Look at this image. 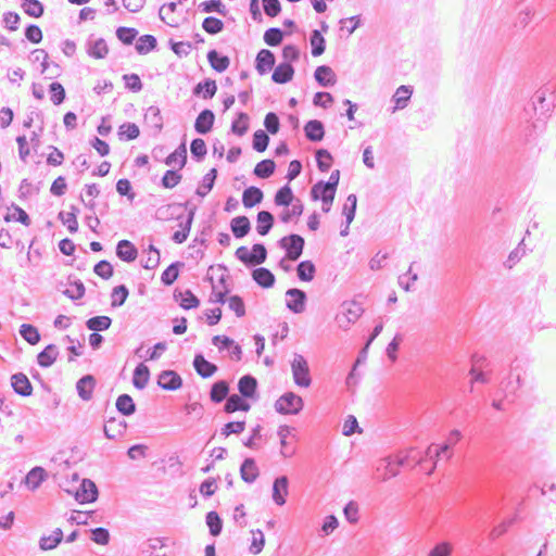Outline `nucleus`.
Listing matches in <instances>:
<instances>
[{
    "label": "nucleus",
    "instance_id": "1",
    "mask_svg": "<svg viewBox=\"0 0 556 556\" xmlns=\"http://www.w3.org/2000/svg\"><path fill=\"white\" fill-rule=\"evenodd\" d=\"M396 464L401 467L412 468L419 466L422 472L431 475L435 469L432 446H429L425 452H421L416 447H410L405 452H401L396 456Z\"/></svg>",
    "mask_w": 556,
    "mask_h": 556
},
{
    "label": "nucleus",
    "instance_id": "2",
    "mask_svg": "<svg viewBox=\"0 0 556 556\" xmlns=\"http://www.w3.org/2000/svg\"><path fill=\"white\" fill-rule=\"evenodd\" d=\"M522 368L520 364L515 361L510 365V370L507 377L503 378L500 382V391L503 392L505 399L509 402H514L517 396V391L522 386L521 382Z\"/></svg>",
    "mask_w": 556,
    "mask_h": 556
},
{
    "label": "nucleus",
    "instance_id": "3",
    "mask_svg": "<svg viewBox=\"0 0 556 556\" xmlns=\"http://www.w3.org/2000/svg\"><path fill=\"white\" fill-rule=\"evenodd\" d=\"M303 400L294 392H286L275 403V409L281 415H296L303 408Z\"/></svg>",
    "mask_w": 556,
    "mask_h": 556
},
{
    "label": "nucleus",
    "instance_id": "4",
    "mask_svg": "<svg viewBox=\"0 0 556 556\" xmlns=\"http://www.w3.org/2000/svg\"><path fill=\"white\" fill-rule=\"evenodd\" d=\"M291 370L293 375L294 383L302 388H307L312 383L309 367L307 361L303 355L294 354V358L291 362Z\"/></svg>",
    "mask_w": 556,
    "mask_h": 556
},
{
    "label": "nucleus",
    "instance_id": "5",
    "mask_svg": "<svg viewBox=\"0 0 556 556\" xmlns=\"http://www.w3.org/2000/svg\"><path fill=\"white\" fill-rule=\"evenodd\" d=\"M278 245L283 249L290 261H298L303 253L305 240L298 233H290L278 241Z\"/></svg>",
    "mask_w": 556,
    "mask_h": 556
},
{
    "label": "nucleus",
    "instance_id": "6",
    "mask_svg": "<svg viewBox=\"0 0 556 556\" xmlns=\"http://www.w3.org/2000/svg\"><path fill=\"white\" fill-rule=\"evenodd\" d=\"M189 201H186L184 203L173 202L165 205H161L155 211V219L167 222L172 219L178 220V224L182 222L185 214L184 208H188Z\"/></svg>",
    "mask_w": 556,
    "mask_h": 556
},
{
    "label": "nucleus",
    "instance_id": "7",
    "mask_svg": "<svg viewBox=\"0 0 556 556\" xmlns=\"http://www.w3.org/2000/svg\"><path fill=\"white\" fill-rule=\"evenodd\" d=\"M195 211L197 206L191 204V202L189 201L188 208H184L185 217L182 222L178 224L180 229L172 235V240L175 243L181 244L188 239L194 219Z\"/></svg>",
    "mask_w": 556,
    "mask_h": 556
},
{
    "label": "nucleus",
    "instance_id": "8",
    "mask_svg": "<svg viewBox=\"0 0 556 556\" xmlns=\"http://www.w3.org/2000/svg\"><path fill=\"white\" fill-rule=\"evenodd\" d=\"M75 500L80 504L93 503L98 500L99 490L97 484L90 479H83L79 486L73 493Z\"/></svg>",
    "mask_w": 556,
    "mask_h": 556
},
{
    "label": "nucleus",
    "instance_id": "9",
    "mask_svg": "<svg viewBox=\"0 0 556 556\" xmlns=\"http://www.w3.org/2000/svg\"><path fill=\"white\" fill-rule=\"evenodd\" d=\"M286 306L294 314H301L305 309L307 295L305 291L298 288H290L286 292Z\"/></svg>",
    "mask_w": 556,
    "mask_h": 556
},
{
    "label": "nucleus",
    "instance_id": "10",
    "mask_svg": "<svg viewBox=\"0 0 556 556\" xmlns=\"http://www.w3.org/2000/svg\"><path fill=\"white\" fill-rule=\"evenodd\" d=\"M532 105L535 112L545 115L554 106V94L548 88L539 89L532 97Z\"/></svg>",
    "mask_w": 556,
    "mask_h": 556
},
{
    "label": "nucleus",
    "instance_id": "11",
    "mask_svg": "<svg viewBox=\"0 0 556 556\" xmlns=\"http://www.w3.org/2000/svg\"><path fill=\"white\" fill-rule=\"evenodd\" d=\"M157 386L166 391H176L182 387V378L177 371L166 369L160 372Z\"/></svg>",
    "mask_w": 556,
    "mask_h": 556
},
{
    "label": "nucleus",
    "instance_id": "12",
    "mask_svg": "<svg viewBox=\"0 0 556 556\" xmlns=\"http://www.w3.org/2000/svg\"><path fill=\"white\" fill-rule=\"evenodd\" d=\"M460 431L454 429L450 432L448 437L446 438L443 444H441L440 446L432 444L431 446L434 460L437 462L441 455H447V458H450L452 456L450 451L460 441Z\"/></svg>",
    "mask_w": 556,
    "mask_h": 556
},
{
    "label": "nucleus",
    "instance_id": "13",
    "mask_svg": "<svg viewBox=\"0 0 556 556\" xmlns=\"http://www.w3.org/2000/svg\"><path fill=\"white\" fill-rule=\"evenodd\" d=\"M257 380L250 374L243 375L238 381L240 395L248 400L257 399Z\"/></svg>",
    "mask_w": 556,
    "mask_h": 556
},
{
    "label": "nucleus",
    "instance_id": "14",
    "mask_svg": "<svg viewBox=\"0 0 556 556\" xmlns=\"http://www.w3.org/2000/svg\"><path fill=\"white\" fill-rule=\"evenodd\" d=\"M214 122V112L210 109H204L199 113V115L195 118L194 130L199 135H206L213 129Z\"/></svg>",
    "mask_w": 556,
    "mask_h": 556
},
{
    "label": "nucleus",
    "instance_id": "15",
    "mask_svg": "<svg viewBox=\"0 0 556 556\" xmlns=\"http://www.w3.org/2000/svg\"><path fill=\"white\" fill-rule=\"evenodd\" d=\"M288 493H289L288 477L287 476L277 477L273 483V501L278 506H282L286 504Z\"/></svg>",
    "mask_w": 556,
    "mask_h": 556
},
{
    "label": "nucleus",
    "instance_id": "16",
    "mask_svg": "<svg viewBox=\"0 0 556 556\" xmlns=\"http://www.w3.org/2000/svg\"><path fill=\"white\" fill-rule=\"evenodd\" d=\"M11 387L13 391L21 396H30L33 386L28 377L24 372H16L11 376Z\"/></svg>",
    "mask_w": 556,
    "mask_h": 556
},
{
    "label": "nucleus",
    "instance_id": "17",
    "mask_svg": "<svg viewBox=\"0 0 556 556\" xmlns=\"http://www.w3.org/2000/svg\"><path fill=\"white\" fill-rule=\"evenodd\" d=\"M192 364L197 374L203 379L212 377L218 370V367L214 363L208 362L202 353L194 355Z\"/></svg>",
    "mask_w": 556,
    "mask_h": 556
},
{
    "label": "nucleus",
    "instance_id": "18",
    "mask_svg": "<svg viewBox=\"0 0 556 556\" xmlns=\"http://www.w3.org/2000/svg\"><path fill=\"white\" fill-rule=\"evenodd\" d=\"M115 252L116 256L126 263L136 261L138 256V249L131 241L127 239H123L117 242Z\"/></svg>",
    "mask_w": 556,
    "mask_h": 556
},
{
    "label": "nucleus",
    "instance_id": "19",
    "mask_svg": "<svg viewBox=\"0 0 556 556\" xmlns=\"http://www.w3.org/2000/svg\"><path fill=\"white\" fill-rule=\"evenodd\" d=\"M127 429V422L124 419L110 418L103 426L105 438L116 440L122 437Z\"/></svg>",
    "mask_w": 556,
    "mask_h": 556
},
{
    "label": "nucleus",
    "instance_id": "20",
    "mask_svg": "<svg viewBox=\"0 0 556 556\" xmlns=\"http://www.w3.org/2000/svg\"><path fill=\"white\" fill-rule=\"evenodd\" d=\"M174 300L184 309L197 308L200 305L199 298L189 289H187L185 291L176 289L174 291Z\"/></svg>",
    "mask_w": 556,
    "mask_h": 556
},
{
    "label": "nucleus",
    "instance_id": "21",
    "mask_svg": "<svg viewBox=\"0 0 556 556\" xmlns=\"http://www.w3.org/2000/svg\"><path fill=\"white\" fill-rule=\"evenodd\" d=\"M304 135L311 142H319L325 137V126L318 119H311L304 125Z\"/></svg>",
    "mask_w": 556,
    "mask_h": 556
},
{
    "label": "nucleus",
    "instance_id": "22",
    "mask_svg": "<svg viewBox=\"0 0 556 556\" xmlns=\"http://www.w3.org/2000/svg\"><path fill=\"white\" fill-rule=\"evenodd\" d=\"M94 387H96V378L92 375L83 376L76 382V390H77L78 396L83 401L91 400Z\"/></svg>",
    "mask_w": 556,
    "mask_h": 556
},
{
    "label": "nucleus",
    "instance_id": "23",
    "mask_svg": "<svg viewBox=\"0 0 556 556\" xmlns=\"http://www.w3.org/2000/svg\"><path fill=\"white\" fill-rule=\"evenodd\" d=\"M260 475L258 467L253 457H247L240 466V477L247 483H253Z\"/></svg>",
    "mask_w": 556,
    "mask_h": 556
},
{
    "label": "nucleus",
    "instance_id": "24",
    "mask_svg": "<svg viewBox=\"0 0 556 556\" xmlns=\"http://www.w3.org/2000/svg\"><path fill=\"white\" fill-rule=\"evenodd\" d=\"M216 91V81L211 78L203 79L202 81L198 83L192 89L193 96L203 98L205 100L212 99L215 96Z\"/></svg>",
    "mask_w": 556,
    "mask_h": 556
},
{
    "label": "nucleus",
    "instance_id": "25",
    "mask_svg": "<svg viewBox=\"0 0 556 556\" xmlns=\"http://www.w3.org/2000/svg\"><path fill=\"white\" fill-rule=\"evenodd\" d=\"M252 279L262 288L268 289L276 282L275 275L265 267H257L252 270Z\"/></svg>",
    "mask_w": 556,
    "mask_h": 556
},
{
    "label": "nucleus",
    "instance_id": "26",
    "mask_svg": "<svg viewBox=\"0 0 556 556\" xmlns=\"http://www.w3.org/2000/svg\"><path fill=\"white\" fill-rule=\"evenodd\" d=\"M230 230L235 238L242 239L251 231L250 219L244 215L233 217L230 222Z\"/></svg>",
    "mask_w": 556,
    "mask_h": 556
},
{
    "label": "nucleus",
    "instance_id": "27",
    "mask_svg": "<svg viewBox=\"0 0 556 556\" xmlns=\"http://www.w3.org/2000/svg\"><path fill=\"white\" fill-rule=\"evenodd\" d=\"M58 355V346L55 344H48L41 352L38 353L37 363L42 368H49L54 364Z\"/></svg>",
    "mask_w": 556,
    "mask_h": 556
},
{
    "label": "nucleus",
    "instance_id": "28",
    "mask_svg": "<svg viewBox=\"0 0 556 556\" xmlns=\"http://www.w3.org/2000/svg\"><path fill=\"white\" fill-rule=\"evenodd\" d=\"M412 94H413L412 86H409V85L400 86L392 97V101L395 103L393 111L405 109L410 100Z\"/></svg>",
    "mask_w": 556,
    "mask_h": 556
},
{
    "label": "nucleus",
    "instance_id": "29",
    "mask_svg": "<svg viewBox=\"0 0 556 556\" xmlns=\"http://www.w3.org/2000/svg\"><path fill=\"white\" fill-rule=\"evenodd\" d=\"M247 400L248 399H244L241 395L231 394L226 400V403L224 405V410L227 414H231V413H235V412H238V410H240V412H248L251 408V406L247 402Z\"/></svg>",
    "mask_w": 556,
    "mask_h": 556
},
{
    "label": "nucleus",
    "instance_id": "30",
    "mask_svg": "<svg viewBox=\"0 0 556 556\" xmlns=\"http://www.w3.org/2000/svg\"><path fill=\"white\" fill-rule=\"evenodd\" d=\"M229 396V383L226 380L215 381L210 391V399L213 403L218 404L227 400Z\"/></svg>",
    "mask_w": 556,
    "mask_h": 556
},
{
    "label": "nucleus",
    "instance_id": "31",
    "mask_svg": "<svg viewBox=\"0 0 556 556\" xmlns=\"http://www.w3.org/2000/svg\"><path fill=\"white\" fill-rule=\"evenodd\" d=\"M275 223L274 215L268 211H260L256 216V231L260 236H266Z\"/></svg>",
    "mask_w": 556,
    "mask_h": 556
},
{
    "label": "nucleus",
    "instance_id": "32",
    "mask_svg": "<svg viewBox=\"0 0 556 556\" xmlns=\"http://www.w3.org/2000/svg\"><path fill=\"white\" fill-rule=\"evenodd\" d=\"M264 193L263 191L255 186H250L244 189L242 193V203L244 207L251 208L263 201Z\"/></svg>",
    "mask_w": 556,
    "mask_h": 556
},
{
    "label": "nucleus",
    "instance_id": "33",
    "mask_svg": "<svg viewBox=\"0 0 556 556\" xmlns=\"http://www.w3.org/2000/svg\"><path fill=\"white\" fill-rule=\"evenodd\" d=\"M150 379V369L143 363L136 366L132 372V384L138 390H143Z\"/></svg>",
    "mask_w": 556,
    "mask_h": 556
},
{
    "label": "nucleus",
    "instance_id": "34",
    "mask_svg": "<svg viewBox=\"0 0 556 556\" xmlns=\"http://www.w3.org/2000/svg\"><path fill=\"white\" fill-rule=\"evenodd\" d=\"M47 478V471L39 466L31 468L24 478V483L30 489H37Z\"/></svg>",
    "mask_w": 556,
    "mask_h": 556
},
{
    "label": "nucleus",
    "instance_id": "35",
    "mask_svg": "<svg viewBox=\"0 0 556 556\" xmlns=\"http://www.w3.org/2000/svg\"><path fill=\"white\" fill-rule=\"evenodd\" d=\"M187 157H188V152H187V146H186V141H182L178 147L177 149L172 152L165 160H164V163L167 165V166H173L176 162H178V165H179V169L184 168L185 165L187 164Z\"/></svg>",
    "mask_w": 556,
    "mask_h": 556
},
{
    "label": "nucleus",
    "instance_id": "36",
    "mask_svg": "<svg viewBox=\"0 0 556 556\" xmlns=\"http://www.w3.org/2000/svg\"><path fill=\"white\" fill-rule=\"evenodd\" d=\"M64 535L60 528H56L50 535H42L39 540L41 551H52L62 542Z\"/></svg>",
    "mask_w": 556,
    "mask_h": 556
},
{
    "label": "nucleus",
    "instance_id": "37",
    "mask_svg": "<svg viewBox=\"0 0 556 556\" xmlns=\"http://www.w3.org/2000/svg\"><path fill=\"white\" fill-rule=\"evenodd\" d=\"M144 122L159 134L163 129V116L157 106L151 105L146 110Z\"/></svg>",
    "mask_w": 556,
    "mask_h": 556
},
{
    "label": "nucleus",
    "instance_id": "38",
    "mask_svg": "<svg viewBox=\"0 0 556 556\" xmlns=\"http://www.w3.org/2000/svg\"><path fill=\"white\" fill-rule=\"evenodd\" d=\"M115 406L117 412L123 416L128 417L136 413V404L132 397L127 393H123L117 396Z\"/></svg>",
    "mask_w": 556,
    "mask_h": 556
},
{
    "label": "nucleus",
    "instance_id": "39",
    "mask_svg": "<svg viewBox=\"0 0 556 556\" xmlns=\"http://www.w3.org/2000/svg\"><path fill=\"white\" fill-rule=\"evenodd\" d=\"M295 199L290 185L286 184L277 190L274 202L277 206L288 207L290 204L294 203Z\"/></svg>",
    "mask_w": 556,
    "mask_h": 556
},
{
    "label": "nucleus",
    "instance_id": "40",
    "mask_svg": "<svg viewBox=\"0 0 556 556\" xmlns=\"http://www.w3.org/2000/svg\"><path fill=\"white\" fill-rule=\"evenodd\" d=\"M185 264L182 262L176 261L168 265L161 275V282L168 287L172 286L179 276V270L184 267Z\"/></svg>",
    "mask_w": 556,
    "mask_h": 556
},
{
    "label": "nucleus",
    "instance_id": "41",
    "mask_svg": "<svg viewBox=\"0 0 556 556\" xmlns=\"http://www.w3.org/2000/svg\"><path fill=\"white\" fill-rule=\"evenodd\" d=\"M117 136L121 141H131L140 136V129L135 123L126 122L118 127Z\"/></svg>",
    "mask_w": 556,
    "mask_h": 556
},
{
    "label": "nucleus",
    "instance_id": "42",
    "mask_svg": "<svg viewBox=\"0 0 556 556\" xmlns=\"http://www.w3.org/2000/svg\"><path fill=\"white\" fill-rule=\"evenodd\" d=\"M275 62V54L268 49H262L255 59V70H273Z\"/></svg>",
    "mask_w": 556,
    "mask_h": 556
},
{
    "label": "nucleus",
    "instance_id": "43",
    "mask_svg": "<svg viewBox=\"0 0 556 556\" xmlns=\"http://www.w3.org/2000/svg\"><path fill=\"white\" fill-rule=\"evenodd\" d=\"M112 325V318L105 315L93 316L86 320V327L93 332L105 331Z\"/></svg>",
    "mask_w": 556,
    "mask_h": 556
},
{
    "label": "nucleus",
    "instance_id": "44",
    "mask_svg": "<svg viewBox=\"0 0 556 556\" xmlns=\"http://www.w3.org/2000/svg\"><path fill=\"white\" fill-rule=\"evenodd\" d=\"M275 170H276V163L270 159H266V160H262L261 162H258L255 165V167L253 169V174L257 178L267 179L274 175Z\"/></svg>",
    "mask_w": 556,
    "mask_h": 556
},
{
    "label": "nucleus",
    "instance_id": "45",
    "mask_svg": "<svg viewBox=\"0 0 556 556\" xmlns=\"http://www.w3.org/2000/svg\"><path fill=\"white\" fill-rule=\"evenodd\" d=\"M11 208H13L15 213L14 214L7 213L3 216V219L5 223L18 222L24 226H29L31 224V219H30L29 215L21 206H18L15 203H12Z\"/></svg>",
    "mask_w": 556,
    "mask_h": 556
},
{
    "label": "nucleus",
    "instance_id": "46",
    "mask_svg": "<svg viewBox=\"0 0 556 556\" xmlns=\"http://www.w3.org/2000/svg\"><path fill=\"white\" fill-rule=\"evenodd\" d=\"M218 172L216 168H211L202 179V184L197 188L195 193L199 197L204 198L215 185V180L217 178Z\"/></svg>",
    "mask_w": 556,
    "mask_h": 556
},
{
    "label": "nucleus",
    "instance_id": "47",
    "mask_svg": "<svg viewBox=\"0 0 556 556\" xmlns=\"http://www.w3.org/2000/svg\"><path fill=\"white\" fill-rule=\"evenodd\" d=\"M316 267L312 261H302L296 266V275L301 281L309 282L314 279Z\"/></svg>",
    "mask_w": 556,
    "mask_h": 556
},
{
    "label": "nucleus",
    "instance_id": "48",
    "mask_svg": "<svg viewBox=\"0 0 556 556\" xmlns=\"http://www.w3.org/2000/svg\"><path fill=\"white\" fill-rule=\"evenodd\" d=\"M309 45L312 49L313 56H319L325 52L326 49V40L321 35L320 30L314 29L309 36Z\"/></svg>",
    "mask_w": 556,
    "mask_h": 556
},
{
    "label": "nucleus",
    "instance_id": "49",
    "mask_svg": "<svg viewBox=\"0 0 556 556\" xmlns=\"http://www.w3.org/2000/svg\"><path fill=\"white\" fill-rule=\"evenodd\" d=\"M249 115L244 112H238L236 118L231 123L232 134L242 137L249 129Z\"/></svg>",
    "mask_w": 556,
    "mask_h": 556
},
{
    "label": "nucleus",
    "instance_id": "50",
    "mask_svg": "<svg viewBox=\"0 0 556 556\" xmlns=\"http://www.w3.org/2000/svg\"><path fill=\"white\" fill-rule=\"evenodd\" d=\"M205 522L208 527V531L212 536H218L222 533L223 519L216 511H208L205 516Z\"/></svg>",
    "mask_w": 556,
    "mask_h": 556
},
{
    "label": "nucleus",
    "instance_id": "51",
    "mask_svg": "<svg viewBox=\"0 0 556 556\" xmlns=\"http://www.w3.org/2000/svg\"><path fill=\"white\" fill-rule=\"evenodd\" d=\"M157 41L153 35H142L136 41L135 48L139 54H147L155 49Z\"/></svg>",
    "mask_w": 556,
    "mask_h": 556
},
{
    "label": "nucleus",
    "instance_id": "52",
    "mask_svg": "<svg viewBox=\"0 0 556 556\" xmlns=\"http://www.w3.org/2000/svg\"><path fill=\"white\" fill-rule=\"evenodd\" d=\"M21 8L31 17H40L45 12V7L39 0H22Z\"/></svg>",
    "mask_w": 556,
    "mask_h": 556
},
{
    "label": "nucleus",
    "instance_id": "53",
    "mask_svg": "<svg viewBox=\"0 0 556 556\" xmlns=\"http://www.w3.org/2000/svg\"><path fill=\"white\" fill-rule=\"evenodd\" d=\"M315 159H316V163H317V168L321 173L328 172L333 162V157H332L331 153L327 149H323V148L318 149L316 151Z\"/></svg>",
    "mask_w": 556,
    "mask_h": 556
},
{
    "label": "nucleus",
    "instance_id": "54",
    "mask_svg": "<svg viewBox=\"0 0 556 556\" xmlns=\"http://www.w3.org/2000/svg\"><path fill=\"white\" fill-rule=\"evenodd\" d=\"M207 60L212 66V70H227L230 64L229 58L217 52L216 50H211L207 53Z\"/></svg>",
    "mask_w": 556,
    "mask_h": 556
},
{
    "label": "nucleus",
    "instance_id": "55",
    "mask_svg": "<svg viewBox=\"0 0 556 556\" xmlns=\"http://www.w3.org/2000/svg\"><path fill=\"white\" fill-rule=\"evenodd\" d=\"M304 205L300 199H295L294 203H292L291 208L283 210L279 218L282 223L287 224L292 220L293 217H299L303 214Z\"/></svg>",
    "mask_w": 556,
    "mask_h": 556
},
{
    "label": "nucleus",
    "instance_id": "56",
    "mask_svg": "<svg viewBox=\"0 0 556 556\" xmlns=\"http://www.w3.org/2000/svg\"><path fill=\"white\" fill-rule=\"evenodd\" d=\"M325 184V180L317 181L312 188H311V199L313 201H319L321 199H326L327 197H336V190L328 189L327 186H321Z\"/></svg>",
    "mask_w": 556,
    "mask_h": 556
},
{
    "label": "nucleus",
    "instance_id": "57",
    "mask_svg": "<svg viewBox=\"0 0 556 556\" xmlns=\"http://www.w3.org/2000/svg\"><path fill=\"white\" fill-rule=\"evenodd\" d=\"M20 334L26 342L31 345H35L40 341V333L38 329L30 324L21 325Z\"/></svg>",
    "mask_w": 556,
    "mask_h": 556
},
{
    "label": "nucleus",
    "instance_id": "58",
    "mask_svg": "<svg viewBox=\"0 0 556 556\" xmlns=\"http://www.w3.org/2000/svg\"><path fill=\"white\" fill-rule=\"evenodd\" d=\"M108 46L104 39L99 38L88 42V53L96 59H103L108 54Z\"/></svg>",
    "mask_w": 556,
    "mask_h": 556
},
{
    "label": "nucleus",
    "instance_id": "59",
    "mask_svg": "<svg viewBox=\"0 0 556 556\" xmlns=\"http://www.w3.org/2000/svg\"><path fill=\"white\" fill-rule=\"evenodd\" d=\"M357 207V197L354 193L348 195L345 203L342 207V215L345 217L348 225H351L355 218Z\"/></svg>",
    "mask_w": 556,
    "mask_h": 556
},
{
    "label": "nucleus",
    "instance_id": "60",
    "mask_svg": "<svg viewBox=\"0 0 556 556\" xmlns=\"http://www.w3.org/2000/svg\"><path fill=\"white\" fill-rule=\"evenodd\" d=\"M191 156L195 162H201L207 153L206 143L201 138H195L190 143Z\"/></svg>",
    "mask_w": 556,
    "mask_h": 556
},
{
    "label": "nucleus",
    "instance_id": "61",
    "mask_svg": "<svg viewBox=\"0 0 556 556\" xmlns=\"http://www.w3.org/2000/svg\"><path fill=\"white\" fill-rule=\"evenodd\" d=\"M129 295V290L125 285H118L113 288L111 293V306L119 307L122 306Z\"/></svg>",
    "mask_w": 556,
    "mask_h": 556
},
{
    "label": "nucleus",
    "instance_id": "62",
    "mask_svg": "<svg viewBox=\"0 0 556 556\" xmlns=\"http://www.w3.org/2000/svg\"><path fill=\"white\" fill-rule=\"evenodd\" d=\"M268 143H269V136L265 130L257 129L256 131H254L253 138H252V148L256 152H260V153L264 152L267 149Z\"/></svg>",
    "mask_w": 556,
    "mask_h": 556
},
{
    "label": "nucleus",
    "instance_id": "63",
    "mask_svg": "<svg viewBox=\"0 0 556 556\" xmlns=\"http://www.w3.org/2000/svg\"><path fill=\"white\" fill-rule=\"evenodd\" d=\"M182 179V175L176 169H167L161 178V186L165 189H173Z\"/></svg>",
    "mask_w": 556,
    "mask_h": 556
},
{
    "label": "nucleus",
    "instance_id": "64",
    "mask_svg": "<svg viewBox=\"0 0 556 556\" xmlns=\"http://www.w3.org/2000/svg\"><path fill=\"white\" fill-rule=\"evenodd\" d=\"M48 91L50 94V100L52 101V103L54 105H60L64 102L66 93H65L64 87L60 83H58V81L51 83L49 85Z\"/></svg>",
    "mask_w": 556,
    "mask_h": 556
}]
</instances>
